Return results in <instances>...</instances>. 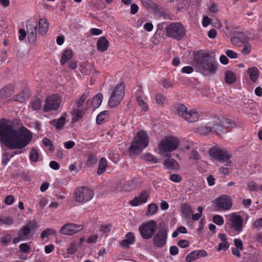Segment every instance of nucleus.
I'll list each match as a JSON object with an SVG mask.
<instances>
[{
  "label": "nucleus",
  "instance_id": "obj_1",
  "mask_svg": "<svg viewBox=\"0 0 262 262\" xmlns=\"http://www.w3.org/2000/svg\"><path fill=\"white\" fill-rule=\"evenodd\" d=\"M0 137L2 143L10 149H20L15 150L10 155L12 158L14 155L23 153V149L31 141L33 136L32 133L26 127L22 126L17 129L14 128L12 123H8L4 120H0Z\"/></svg>",
  "mask_w": 262,
  "mask_h": 262
},
{
  "label": "nucleus",
  "instance_id": "obj_2",
  "mask_svg": "<svg viewBox=\"0 0 262 262\" xmlns=\"http://www.w3.org/2000/svg\"><path fill=\"white\" fill-rule=\"evenodd\" d=\"M192 65L205 76L214 75L218 68L215 56L203 50L194 53Z\"/></svg>",
  "mask_w": 262,
  "mask_h": 262
},
{
  "label": "nucleus",
  "instance_id": "obj_3",
  "mask_svg": "<svg viewBox=\"0 0 262 262\" xmlns=\"http://www.w3.org/2000/svg\"><path fill=\"white\" fill-rule=\"evenodd\" d=\"M149 143V137L147 133L141 130L137 133L132 142L129 148L130 155H137L140 154L143 149L146 147Z\"/></svg>",
  "mask_w": 262,
  "mask_h": 262
},
{
  "label": "nucleus",
  "instance_id": "obj_4",
  "mask_svg": "<svg viewBox=\"0 0 262 262\" xmlns=\"http://www.w3.org/2000/svg\"><path fill=\"white\" fill-rule=\"evenodd\" d=\"M166 35L177 40L182 39L186 36L184 27L179 23H171L165 28Z\"/></svg>",
  "mask_w": 262,
  "mask_h": 262
},
{
  "label": "nucleus",
  "instance_id": "obj_5",
  "mask_svg": "<svg viewBox=\"0 0 262 262\" xmlns=\"http://www.w3.org/2000/svg\"><path fill=\"white\" fill-rule=\"evenodd\" d=\"M124 93V83L121 82L112 91L108 102V106L111 107L117 106L123 99Z\"/></svg>",
  "mask_w": 262,
  "mask_h": 262
},
{
  "label": "nucleus",
  "instance_id": "obj_6",
  "mask_svg": "<svg viewBox=\"0 0 262 262\" xmlns=\"http://www.w3.org/2000/svg\"><path fill=\"white\" fill-rule=\"evenodd\" d=\"M94 196L93 191L85 186L79 187L74 191V199L75 201L84 203L90 201Z\"/></svg>",
  "mask_w": 262,
  "mask_h": 262
},
{
  "label": "nucleus",
  "instance_id": "obj_7",
  "mask_svg": "<svg viewBox=\"0 0 262 262\" xmlns=\"http://www.w3.org/2000/svg\"><path fill=\"white\" fill-rule=\"evenodd\" d=\"M179 144V140L173 137H166L159 144V149L161 153H169L177 149Z\"/></svg>",
  "mask_w": 262,
  "mask_h": 262
},
{
  "label": "nucleus",
  "instance_id": "obj_8",
  "mask_svg": "<svg viewBox=\"0 0 262 262\" xmlns=\"http://www.w3.org/2000/svg\"><path fill=\"white\" fill-rule=\"evenodd\" d=\"M177 111L179 116L189 122H194L199 118V114L196 111L191 110L188 111L187 107L183 104H179Z\"/></svg>",
  "mask_w": 262,
  "mask_h": 262
},
{
  "label": "nucleus",
  "instance_id": "obj_9",
  "mask_svg": "<svg viewBox=\"0 0 262 262\" xmlns=\"http://www.w3.org/2000/svg\"><path fill=\"white\" fill-rule=\"evenodd\" d=\"M157 228L158 225L156 222L151 220L140 226L139 230L143 238L148 239L153 236Z\"/></svg>",
  "mask_w": 262,
  "mask_h": 262
},
{
  "label": "nucleus",
  "instance_id": "obj_10",
  "mask_svg": "<svg viewBox=\"0 0 262 262\" xmlns=\"http://www.w3.org/2000/svg\"><path fill=\"white\" fill-rule=\"evenodd\" d=\"M36 227L35 221H30L26 225L23 226L18 231L17 236L13 239V243L16 244L20 241H24L27 238L31 230L34 229Z\"/></svg>",
  "mask_w": 262,
  "mask_h": 262
},
{
  "label": "nucleus",
  "instance_id": "obj_11",
  "mask_svg": "<svg viewBox=\"0 0 262 262\" xmlns=\"http://www.w3.org/2000/svg\"><path fill=\"white\" fill-rule=\"evenodd\" d=\"M61 103V98L57 94H53L48 96L45 100L43 106V111L47 112L51 111H56L59 107Z\"/></svg>",
  "mask_w": 262,
  "mask_h": 262
},
{
  "label": "nucleus",
  "instance_id": "obj_12",
  "mask_svg": "<svg viewBox=\"0 0 262 262\" xmlns=\"http://www.w3.org/2000/svg\"><path fill=\"white\" fill-rule=\"evenodd\" d=\"M210 155L215 160L220 162L228 161L231 157V155L225 149H222L217 146L211 148L210 151Z\"/></svg>",
  "mask_w": 262,
  "mask_h": 262
},
{
  "label": "nucleus",
  "instance_id": "obj_13",
  "mask_svg": "<svg viewBox=\"0 0 262 262\" xmlns=\"http://www.w3.org/2000/svg\"><path fill=\"white\" fill-rule=\"evenodd\" d=\"M167 238V230L164 228L160 229L153 237V244L157 248H162L166 244Z\"/></svg>",
  "mask_w": 262,
  "mask_h": 262
},
{
  "label": "nucleus",
  "instance_id": "obj_14",
  "mask_svg": "<svg viewBox=\"0 0 262 262\" xmlns=\"http://www.w3.org/2000/svg\"><path fill=\"white\" fill-rule=\"evenodd\" d=\"M38 23L35 20H28L26 28L28 32V40L30 43H34L36 40L37 28Z\"/></svg>",
  "mask_w": 262,
  "mask_h": 262
},
{
  "label": "nucleus",
  "instance_id": "obj_15",
  "mask_svg": "<svg viewBox=\"0 0 262 262\" xmlns=\"http://www.w3.org/2000/svg\"><path fill=\"white\" fill-rule=\"evenodd\" d=\"M83 228V225L81 224L67 223L61 227L59 232L64 235H72L80 231Z\"/></svg>",
  "mask_w": 262,
  "mask_h": 262
},
{
  "label": "nucleus",
  "instance_id": "obj_16",
  "mask_svg": "<svg viewBox=\"0 0 262 262\" xmlns=\"http://www.w3.org/2000/svg\"><path fill=\"white\" fill-rule=\"evenodd\" d=\"M215 204L218 207V210L226 211L229 210L232 205L231 199L227 195H222L215 200Z\"/></svg>",
  "mask_w": 262,
  "mask_h": 262
},
{
  "label": "nucleus",
  "instance_id": "obj_17",
  "mask_svg": "<svg viewBox=\"0 0 262 262\" xmlns=\"http://www.w3.org/2000/svg\"><path fill=\"white\" fill-rule=\"evenodd\" d=\"M221 120L218 117H214L207 125L210 130V133H215L219 135L223 132L224 127L221 124Z\"/></svg>",
  "mask_w": 262,
  "mask_h": 262
},
{
  "label": "nucleus",
  "instance_id": "obj_18",
  "mask_svg": "<svg viewBox=\"0 0 262 262\" xmlns=\"http://www.w3.org/2000/svg\"><path fill=\"white\" fill-rule=\"evenodd\" d=\"M248 40L246 34L243 32L233 31L230 38L231 43L237 47H242Z\"/></svg>",
  "mask_w": 262,
  "mask_h": 262
},
{
  "label": "nucleus",
  "instance_id": "obj_19",
  "mask_svg": "<svg viewBox=\"0 0 262 262\" xmlns=\"http://www.w3.org/2000/svg\"><path fill=\"white\" fill-rule=\"evenodd\" d=\"M150 196V193L147 190H142L138 196L135 197L129 201V204L132 206L136 207L147 202Z\"/></svg>",
  "mask_w": 262,
  "mask_h": 262
},
{
  "label": "nucleus",
  "instance_id": "obj_20",
  "mask_svg": "<svg viewBox=\"0 0 262 262\" xmlns=\"http://www.w3.org/2000/svg\"><path fill=\"white\" fill-rule=\"evenodd\" d=\"M230 221L231 222V228L235 231L239 232L242 231L243 221L240 215L232 213L230 216Z\"/></svg>",
  "mask_w": 262,
  "mask_h": 262
},
{
  "label": "nucleus",
  "instance_id": "obj_21",
  "mask_svg": "<svg viewBox=\"0 0 262 262\" xmlns=\"http://www.w3.org/2000/svg\"><path fill=\"white\" fill-rule=\"evenodd\" d=\"M89 100L85 101V106L84 108L79 109L80 108H74L72 111L73 122H77L81 119L85 114V112L89 108Z\"/></svg>",
  "mask_w": 262,
  "mask_h": 262
},
{
  "label": "nucleus",
  "instance_id": "obj_22",
  "mask_svg": "<svg viewBox=\"0 0 262 262\" xmlns=\"http://www.w3.org/2000/svg\"><path fill=\"white\" fill-rule=\"evenodd\" d=\"M207 253L204 250H195L188 254L186 257L187 262H191L202 257H205Z\"/></svg>",
  "mask_w": 262,
  "mask_h": 262
},
{
  "label": "nucleus",
  "instance_id": "obj_23",
  "mask_svg": "<svg viewBox=\"0 0 262 262\" xmlns=\"http://www.w3.org/2000/svg\"><path fill=\"white\" fill-rule=\"evenodd\" d=\"M135 242V237L134 233L129 232L125 235V239L121 242L120 245L126 249L129 247L130 245L134 244Z\"/></svg>",
  "mask_w": 262,
  "mask_h": 262
},
{
  "label": "nucleus",
  "instance_id": "obj_24",
  "mask_svg": "<svg viewBox=\"0 0 262 262\" xmlns=\"http://www.w3.org/2000/svg\"><path fill=\"white\" fill-rule=\"evenodd\" d=\"M138 186V181L136 179L133 178L129 181L123 183L121 187V191L129 192Z\"/></svg>",
  "mask_w": 262,
  "mask_h": 262
},
{
  "label": "nucleus",
  "instance_id": "obj_25",
  "mask_svg": "<svg viewBox=\"0 0 262 262\" xmlns=\"http://www.w3.org/2000/svg\"><path fill=\"white\" fill-rule=\"evenodd\" d=\"M165 156L167 159L164 161V165L168 168L178 169L179 167V164L174 159L170 158L171 154L170 153H166Z\"/></svg>",
  "mask_w": 262,
  "mask_h": 262
},
{
  "label": "nucleus",
  "instance_id": "obj_26",
  "mask_svg": "<svg viewBox=\"0 0 262 262\" xmlns=\"http://www.w3.org/2000/svg\"><path fill=\"white\" fill-rule=\"evenodd\" d=\"M103 100V95L101 93H98L93 98L92 101L89 100V108L92 106L94 110L98 108L101 104Z\"/></svg>",
  "mask_w": 262,
  "mask_h": 262
},
{
  "label": "nucleus",
  "instance_id": "obj_27",
  "mask_svg": "<svg viewBox=\"0 0 262 262\" xmlns=\"http://www.w3.org/2000/svg\"><path fill=\"white\" fill-rule=\"evenodd\" d=\"M109 47V42L105 37H101L97 42V48L99 51L102 52L106 51Z\"/></svg>",
  "mask_w": 262,
  "mask_h": 262
},
{
  "label": "nucleus",
  "instance_id": "obj_28",
  "mask_svg": "<svg viewBox=\"0 0 262 262\" xmlns=\"http://www.w3.org/2000/svg\"><path fill=\"white\" fill-rule=\"evenodd\" d=\"M49 23L47 19L40 18L38 22V29L39 32L41 35H45L48 30Z\"/></svg>",
  "mask_w": 262,
  "mask_h": 262
},
{
  "label": "nucleus",
  "instance_id": "obj_29",
  "mask_svg": "<svg viewBox=\"0 0 262 262\" xmlns=\"http://www.w3.org/2000/svg\"><path fill=\"white\" fill-rule=\"evenodd\" d=\"M66 118L63 116L60 117L57 119H54L50 122V123L55 127L56 129L60 130L64 126Z\"/></svg>",
  "mask_w": 262,
  "mask_h": 262
},
{
  "label": "nucleus",
  "instance_id": "obj_30",
  "mask_svg": "<svg viewBox=\"0 0 262 262\" xmlns=\"http://www.w3.org/2000/svg\"><path fill=\"white\" fill-rule=\"evenodd\" d=\"M247 73L249 74L250 79L252 82H255L256 81L259 77L258 70L256 67H253L248 68Z\"/></svg>",
  "mask_w": 262,
  "mask_h": 262
},
{
  "label": "nucleus",
  "instance_id": "obj_31",
  "mask_svg": "<svg viewBox=\"0 0 262 262\" xmlns=\"http://www.w3.org/2000/svg\"><path fill=\"white\" fill-rule=\"evenodd\" d=\"M149 11L159 16H162L165 14L164 9L155 3H154Z\"/></svg>",
  "mask_w": 262,
  "mask_h": 262
},
{
  "label": "nucleus",
  "instance_id": "obj_32",
  "mask_svg": "<svg viewBox=\"0 0 262 262\" xmlns=\"http://www.w3.org/2000/svg\"><path fill=\"white\" fill-rule=\"evenodd\" d=\"M97 162V156L94 153H89L87 156V159L85 164L88 167H92L96 164Z\"/></svg>",
  "mask_w": 262,
  "mask_h": 262
},
{
  "label": "nucleus",
  "instance_id": "obj_33",
  "mask_svg": "<svg viewBox=\"0 0 262 262\" xmlns=\"http://www.w3.org/2000/svg\"><path fill=\"white\" fill-rule=\"evenodd\" d=\"M90 92L88 89H86L80 98L76 100V106L77 108H81L83 106L85 101H87V98L89 96Z\"/></svg>",
  "mask_w": 262,
  "mask_h": 262
},
{
  "label": "nucleus",
  "instance_id": "obj_34",
  "mask_svg": "<svg viewBox=\"0 0 262 262\" xmlns=\"http://www.w3.org/2000/svg\"><path fill=\"white\" fill-rule=\"evenodd\" d=\"M73 57L72 51L70 49L65 50L61 56L60 63L64 65L67 61L69 60Z\"/></svg>",
  "mask_w": 262,
  "mask_h": 262
},
{
  "label": "nucleus",
  "instance_id": "obj_35",
  "mask_svg": "<svg viewBox=\"0 0 262 262\" xmlns=\"http://www.w3.org/2000/svg\"><path fill=\"white\" fill-rule=\"evenodd\" d=\"M236 76L231 71H227L225 73V81L228 84H232L235 82Z\"/></svg>",
  "mask_w": 262,
  "mask_h": 262
},
{
  "label": "nucleus",
  "instance_id": "obj_36",
  "mask_svg": "<svg viewBox=\"0 0 262 262\" xmlns=\"http://www.w3.org/2000/svg\"><path fill=\"white\" fill-rule=\"evenodd\" d=\"M107 163L105 158H101L99 161L98 167L97 172L98 174H101L106 170Z\"/></svg>",
  "mask_w": 262,
  "mask_h": 262
},
{
  "label": "nucleus",
  "instance_id": "obj_37",
  "mask_svg": "<svg viewBox=\"0 0 262 262\" xmlns=\"http://www.w3.org/2000/svg\"><path fill=\"white\" fill-rule=\"evenodd\" d=\"M122 183L121 181L117 182L110 186L108 187V191L111 193H115L121 191Z\"/></svg>",
  "mask_w": 262,
  "mask_h": 262
},
{
  "label": "nucleus",
  "instance_id": "obj_38",
  "mask_svg": "<svg viewBox=\"0 0 262 262\" xmlns=\"http://www.w3.org/2000/svg\"><path fill=\"white\" fill-rule=\"evenodd\" d=\"M108 112L104 111L99 113L96 117V122L98 124H101L107 119Z\"/></svg>",
  "mask_w": 262,
  "mask_h": 262
},
{
  "label": "nucleus",
  "instance_id": "obj_39",
  "mask_svg": "<svg viewBox=\"0 0 262 262\" xmlns=\"http://www.w3.org/2000/svg\"><path fill=\"white\" fill-rule=\"evenodd\" d=\"M181 211L183 213V214H185L186 215H189L193 212L191 206L187 203H184L182 204Z\"/></svg>",
  "mask_w": 262,
  "mask_h": 262
},
{
  "label": "nucleus",
  "instance_id": "obj_40",
  "mask_svg": "<svg viewBox=\"0 0 262 262\" xmlns=\"http://www.w3.org/2000/svg\"><path fill=\"white\" fill-rule=\"evenodd\" d=\"M210 130L209 127L206 125V126H200L195 129V132L201 135L206 136L210 133Z\"/></svg>",
  "mask_w": 262,
  "mask_h": 262
},
{
  "label": "nucleus",
  "instance_id": "obj_41",
  "mask_svg": "<svg viewBox=\"0 0 262 262\" xmlns=\"http://www.w3.org/2000/svg\"><path fill=\"white\" fill-rule=\"evenodd\" d=\"M158 206L155 203H151L147 207V210L146 212L147 215H151L156 213L158 210Z\"/></svg>",
  "mask_w": 262,
  "mask_h": 262
},
{
  "label": "nucleus",
  "instance_id": "obj_42",
  "mask_svg": "<svg viewBox=\"0 0 262 262\" xmlns=\"http://www.w3.org/2000/svg\"><path fill=\"white\" fill-rule=\"evenodd\" d=\"M12 87L10 85L6 86L3 88L1 91L0 94L5 97H8L12 94Z\"/></svg>",
  "mask_w": 262,
  "mask_h": 262
},
{
  "label": "nucleus",
  "instance_id": "obj_43",
  "mask_svg": "<svg viewBox=\"0 0 262 262\" xmlns=\"http://www.w3.org/2000/svg\"><path fill=\"white\" fill-rule=\"evenodd\" d=\"M56 233V231L52 228H47L43 230L40 235L41 238L48 237L50 235H55Z\"/></svg>",
  "mask_w": 262,
  "mask_h": 262
},
{
  "label": "nucleus",
  "instance_id": "obj_44",
  "mask_svg": "<svg viewBox=\"0 0 262 262\" xmlns=\"http://www.w3.org/2000/svg\"><path fill=\"white\" fill-rule=\"evenodd\" d=\"M30 106L33 110H37L41 108V101L38 98L33 99L30 103Z\"/></svg>",
  "mask_w": 262,
  "mask_h": 262
},
{
  "label": "nucleus",
  "instance_id": "obj_45",
  "mask_svg": "<svg viewBox=\"0 0 262 262\" xmlns=\"http://www.w3.org/2000/svg\"><path fill=\"white\" fill-rule=\"evenodd\" d=\"M137 101L139 105L144 111H147L148 107L147 103L142 99L141 96H138L137 97Z\"/></svg>",
  "mask_w": 262,
  "mask_h": 262
},
{
  "label": "nucleus",
  "instance_id": "obj_46",
  "mask_svg": "<svg viewBox=\"0 0 262 262\" xmlns=\"http://www.w3.org/2000/svg\"><path fill=\"white\" fill-rule=\"evenodd\" d=\"M29 158L32 162H36L38 161L39 155L36 149L32 148L30 153Z\"/></svg>",
  "mask_w": 262,
  "mask_h": 262
},
{
  "label": "nucleus",
  "instance_id": "obj_47",
  "mask_svg": "<svg viewBox=\"0 0 262 262\" xmlns=\"http://www.w3.org/2000/svg\"><path fill=\"white\" fill-rule=\"evenodd\" d=\"M0 222L2 224L11 225L13 224V219L10 216H0Z\"/></svg>",
  "mask_w": 262,
  "mask_h": 262
},
{
  "label": "nucleus",
  "instance_id": "obj_48",
  "mask_svg": "<svg viewBox=\"0 0 262 262\" xmlns=\"http://www.w3.org/2000/svg\"><path fill=\"white\" fill-rule=\"evenodd\" d=\"M142 157L144 160L151 162L153 163H156L158 162L157 158L150 154H144L142 155Z\"/></svg>",
  "mask_w": 262,
  "mask_h": 262
},
{
  "label": "nucleus",
  "instance_id": "obj_49",
  "mask_svg": "<svg viewBox=\"0 0 262 262\" xmlns=\"http://www.w3.org/2000/svg\"><path fill=\"white\" fill-rule=\"evenodd\" d=\"M244 48L242 50L241 52L243 55H248L250 53L251 47L248 40L243 45Z\"/></svg>",
  "mask_w": 262,
  "mask_h": 262
},
{
  "label": "nucleus",
  "instance_id": "obj_50",
  "mask_svg": "<svg viewBox=\"0 0 262 262\" xmlns=\"http://www.w3.org/2000/svg\"><path fill=\"white\" fill-rule=\"evenodd\" d=\"M43 144L46 146H49V150L53 151L54 149V147L51 140L47 138H44L42 140Z\"/></svg>",
  "mask_w": 262,
  "mask_h": 262
},
{
  "label": "nucleus",
  "instance_id": "obj_51",
  "mask_svg": "<svg viewBox=\"0 0 262 262\" xmlns=\"http://www.w3.org/2000/svg\"><path fill=\"white\" fill-rule=\"evenodd\" d=\"M212 221L218 225H222L224 223V219L221 215H215L213 217Z\"/></svg>",
  "mask_w": 262,
  "mask_h": 262
},
{
  "label": "nucleus",
  "instance_id": "obj_52",
  "mask_svg": "<svg viewBox=\"0 0 262 262\" xmlns=\"http://www.w3.org/2000/svg\"><path fill=\"white\" fill-rule=\"evenodd\" d=\"M156 100L158 104H163L166 101V97L160 94L156 95Z\"/></svg>",
  "mask_w": 262,
  "mask_h": 262
},
{
  "label": "nucleus",
  "instance_id": "obj_53",
  "mask_svg": "<svg viewBox=\"0 0 262 262\" xmlns=\"http://www.w3.org/2000/svg\"><path fill=\"white\" fill-rule=\"evenodd\" d=\"M12 99L13 101L22 103L25 101V98L24 94L20 93L17 95H14L12 97Z\"/></svg>",
  "mask_w": 262,
  "mask_h": 262
},
{
  "label": "nucleus",
  "instance_id": "obj_54",
  "mask_svg": "<svg viewBox=\"0 0 262 262\" xmlns=\"http://www.w3.org/2000/svg\"><path fill=\"white\" fill-rule=\"evenodd\" d=\"M247 185L249 190L251 191H257L258 188H259L257 184L253 181L249 182Z\"/></svg>",
  "mask_w": 262,
  "mask_h": 262
},
{
  "label": "nucleus",
  "instance_id": "obj_55",
  "mask_svg": "<svg viewBox=\"0 0 262 262\" xmlns=\"http://www.w3.org/2000/svg\"><path fill=\"white\" fill-rule=\"evenodd\" d=\"M77 251V246L75 243H71L67 249V252L70 254H74Z\"/></svg>",
  "mask_w": 262,
  "mask_h": 262
},
{
  "label": "nucleus",
  "instance_id": "obj_56",
  "mask_svg": "<svg viewBox=\"0 0 262 262\" xmlns=\"http://www.w3.org/2000/svg\"><path fill=\"white\" fill-rule=\"evenodd\" d=\"M20 251L24 253H29L30 247L26 243H23L19 246Z\"/></svg>",
  "mask_w": 262,
  "mask_h": 262
},
{
  "label": "nucleus",
  "instance_id": "obj_57",
  "mask_svg": "<svg viewBox=\"0 0 262 262\" xmlns=\"http://www.w3.org/2000/svg\"><path fill=\"white\" fill-rule=\"evenodd\" d=\"M142 3L146 9H147L149 11H150L154 3V2L150 0H142Z\"/></svg>",
  "mask_w": 262,
  "mask_h": 262
},
{
  "label": "nucleus",
  "instance_id": "obj_58",
  "mask_svg": "<svg viewBox=\"0 0 262 262\" xmlns=\"http://www.w3.org/2000/svg\"><path fill=\"white\" fill-rule=\"evenodd\" d=\"M170 179L174 182L179 183L182 180V177L178 174H172L170 176Z\"/></svg>",
  "mask_w": 262,
  "mask_h": 262
},
{
  "label": "nucleus",
  "instance_id": "obj_59",
  "mask_svg": "<svg viewBox=\"0 0 262 262\" xmlns=\"http://www.w3.org/2000/svg\"><path fill=\"white\" fill-rule=\"evenodd\" d=\"M190 159L192 158L195 160H198L201 159V156L195 149H193L190 153V156L189 157Z\"/></svg>",
  "mask_w": 262,
  "mask_h": 262
},
{
  "label": "nucleus",
  "instance_id": "obj_60",
  "mask_svg": "<svg viewBox=\"0 0 262 262\" xmlns=\"http://www.w3.org/2000/svg\"><path fill=\"white\" fill-rule=\"evenodd\" d=\"M229 247V243L227 242H222L219 244L217 251L226 250Z\"/></svg>",
  "mask_w": 262,
  "mask_h": 262
},
{
  "label": "nucleus",
  "instance_id": "obj_61",
  "mask_svg": "<svg viewBox=\"0 0 262 262\" xmlns=\"http://www.w3.org/2000/svg\"><path fill=\"white\" fill-rule=\"evenodd\" d=\"M14 202V197L12 195H7L5 200V203L8 205H12Z\"/></svg>",
  "mask_w": 262,
  "mask_h": 262
},
{
  "label": "nucleus",
  "instance_id": "obj_62",
  "mask_svg": "<svg viewBox=\"0 0 262 262\" xmlns=\"http://www.w3.org/2000/svg\"><path fill=\"white\" fill-rule=\"evenodd\" d=\"M226 54L227 56L230 58L235 59L237 57V54L231 50H227L226 52Z\"/></svg>",
  "mask_w": 262,
  "mask_h": 262
},
{
  "label": "nucleus",
  "instance_id": "obj_63",
  "mask_svg": "<svg viewBox=\"0 0 262 262\" xmlns=\"http://www.w3.org/2000/svg\"><path fill=\"white\" fill-rule=\"evenodd\" d=\"M111 230L110 225H102L101 226L100 231L103 233H107Z\"/></svg>",
  "mask_w": 262,
  "mask_h": 262
},
{
  "label": "nucleus",
  "instance_id": "obj_64",
  "mask_svg": "<svg viewBox=\"0 0 262 262\" xmlns=\"http://www.w3.org/2000/svg\"><path fill=\"white\" fill-rule=\"evenodd\" d=\"M10 155L9 156V154L7 152H5L3 155V158H2V163L3 165H6L7 163L10 161Z\"/></svg>",
  "mask_w": 262,
  "mask_h": 262
}]
</instances>
